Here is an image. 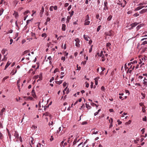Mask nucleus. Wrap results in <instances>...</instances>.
<instances>
[{
  "label": "nucleus",
  "instance_id": "9d476101",
  "mask_svg": "<svg viewBox=\"0 0 147 147\" xmlns=\"http://www.w3.org/2000/svg\"><path fill=\"white\" fill-rule=\"evenodd\" d=\"M14 136L16 137V138H19V134L18 132L15 131L14 133Z\"/></svg>",
  "mask_w": 147,
  "mask_h": 147
},
{
  "label": "nucleus",
  "instance_id": "6ab92c4d",
  "mask_svg": "<svg viewBox=\"0 0 147 147\" xmlns=\"http://www.w3.org/2000/svg\"><path fill=\"white\" fill-rule=\"evenodd\" d=\"M71 17L70 16H68L67 17V21L66 22L67 23H69V20L71 19Z\"/></svg>",
  "mask_w": 147,
  "mask_h": 147
},
{
  "label": "nucleus",
  "instance_id": "680f3d73",
  "mask_svg": "<svg viewBox=\"0 0 147 147\" xmlns=\"http://www.w3.org/2000/svg\"><path fill=\"white\" fill-rule=\"evenodd\" d=\"M93 82H91V85H90V88H93Z\"/></svg>",
  "mask_w": 147,
  "mask_h": 147
},
{
  "label": "nucleus",
  "instance_id": "5fc2aeb1",
  "mask_svg": "<svg viewBox=\"0 0 147 147\" xmlns=\"http://www.w3.org/2000/svg\"><path fill=\"white\" fill-rule=\"evenodd\" d=\"M137 140H134V143H135V144H137V143H138V142H137V141H139V138H138V139H137Z\"/></svg>",
  "mask_w": 147,
  "mask_h": 147
},
{
  "label": "nucleus",
  "instance_id": "49530a36",
  "mask_svg": "<svg viewBox=\"0 0 147 147\" xmlns=\"http://www.w3.org/2000/svg\"><path fill=\"white\" fill-rule=\"evenodd\" d=\"M144 5V2H143V3H140L139 4H138V5H139V6L142 5V6L143 5Z\"/></svg>",
  "mask_w": 147,
  "mask_h": 147
},
{
  "label": "nucleus",
  "instance_id": "7ed1b4c3",
  "mask_svg": "<svg viewBox=\"0 0 147 147\" xmlns=\"http://www.w3.org/2000/svg\"><path fill=\"white\" fill-rule=\"evenodd\" d=\"M75 41L76 42V46L77 47H79L80 46V44L79 42H80V40L78 38H76L75 39Z\"/></svg>",
  "mask_w": 147,
  "mask_h": 147
},
{
  "label": "nucleus",
  "instance_id": "8fccbe9b",
  "mask_svg": "<svg viewBox=\"0 0 147 147\" xmlns=\"http://www.w3.org/2000/svg\"><path fill=\"white\" fill-rule=\"evenodd\" d=\"M15 24H16V26L18 27V29H19V26H18V24L17 21H16V22H15Z\"/></svg>",
  "mask_w": 147,
  "mask_h": 147
},
{
  "label": "nucleus",
  "instance_id": "9b49d317",
  "mask_svg": "<svg viewBox=\"0 0 147 147\" xmlns=\"http://www.w3.org/2000/svg\"><path fill=\"white\" fill-rule=\"evenodd\" d=\"M13 15L16 18H17L18 16V14L17 12L14 11Z\"/></svg>",
  "mask_w": 147,
  "mask_h": 147
},
{
  "label": "nucleus",
  "instance_id": "bb28decb",
  "mask_svg": "<svg viewBox=\"0 0 147 147\" xmlns=\"http://www.w3.org/2000/svg\"><path fill=\"white\" fill-rule=\"evenodd\" d=\"M54 123H53V121H51L50 122H49L48 125L49 126H50L51 125H53V124Z\"/></svg>",
  "mask_w": 147,
  "mask_h": 147
},
{
  "label": "nucleus",
  "instance_id": "c756f323",
  "mask_svg": "<svg viewBox=\"0 0 147 147\" xmlns=\"http://www.w3.org/2000/svg\"><path fill=\"white\" fill-rule=\"evenodd\" d=\"M84 39L86 41H88V36H86L85 35H84Z\"/></svg>",
  "mask_w": 147,
  "mask_h": 147
},
{
  "label": "nucleus",
  "instance_id": "473e14b6",
  "mask_svg": "<svg viewBox=\"0 0 147 147\" xmlns=\"http://www.w3.org/2000/svg\"><path fill=\"white\" fill-rule=\"evenodd\" d=\"M141 95L143 96V97L142 98V99H144L145 97V94L143 93H141Z\"/></svg>",
  "mask_w": 147,
  "mask_h": 147
},
{
  "label": "nucleus",
  "instance_id": "dca6fc26",
  "mask_svg": "<svg viewBox=\"0 0 147 147\" xmlns=\"http://www.w3.org/2000/svg\"><path fill=\"white\" fill-rule=\"evenodd\" d=\"M42 74L41 73H40V74L39 75V79H38L37 80V82H38V81L41 80H42Z\"/></svg>",
  "mask_w": 147,
  "mask_h": 147
},
{
  "label": "nucleus",
  "instance_id": "e433bc0d",
  "mask_svg": "<svg viewBox=\"0 0 147 147\" xmlns=\"http://www.w3.org/2000/svg\"><path fill=\"white\" fill-rule=\"evenodd\" d=\"M74 13V11H72L71 12H69V13L70 14V16H71V17L73 15Z\"/></svg>",
  "mask_w": 147,
  "mask_h": 147
},
{
  "label": "nucleus",
  "instance_id": "ddd939ff",
  "mask_svg": "<svg viewBox=\"0 0 147 147\" xmlns=\"http://www.w3.org/2000/svg\"><path fill=\"white\" fill-rule=\"evenodd\" d=\"M111 45V44L110 42H108L106 44V46L107 48V50H108V49H110V46Z\"/></svg>",
  "mask_w": 147,
  "mask_h": 147
},
{
  "label": "nucleus",
  "instance_id": "58836bf2",
  "mask_svg": "<svg viewBox=\"0 0 147 147\" xmlns=\"http://www.w3.org/2000/svg\"><path fill=\"white\" fill-rule=\"evenodd\" d=\"M101 27V26L100 25L98 27L97 29V32H98L100 29V27Z\"/></svg>",
  "mask_w": 147,
  "mask_h": 147
},
{
  "label": "nucleus",
  "instance_id": "69168bd1",
  "mask_svg": "<svg viewBox=\"0 0 147 147\" xmlns=\"http://www.w3.org/2000/svg\"><path fill=\"white\" fill-rule=\"evenodd\" d=\"M77 139H75L74 140V141L73 142V144H75L76 143V142H77Z\"/></svg>",
  "mask_w": 147,
  "mask_h": 147
},
{
  "label": "nucleus",
  "instance_id": "3c124183",
  "mask_svg": "<svg viewBox=\"0 0 147 147\" xmlns=\"http://www.w3.org/2000/svg\"><path fill=\"white\" fill-rule=\"evenodd\" d=\"M102 61H104L105 60V57L104 56H102Z\"/></svg>",
  "mask_w": 147,
  "mask_h": 147
},
{
  "label": "nucleus",
  "instance_id": "4468645a",
  "mask_svg": "<svg viewBox=\"0 0 147 147\" xmlns=\"http://www.w3.org/2000/svg\"><path fill=\"white\" fill-rule=\"evenodd\" d=\"M84 22H85L84 23V25H89V24L90 22V21H89V20L86 21H84Z\"/></svg>",
  "mask_w": 147,
  "mask_h": 147
},
{
  "label": "nucleus",
  "instance_id": "bf43d9fd",
  "mask_svg": "<svg viewBox=\"0 0 147 147\" xmlns=\"http://www.w3.org/2000/svg\"><path fill=\"white\" fill-rule=\"evenodd\" d=\"M69 5V3H65L64 5V7H66L68 6Z\"/></svg>",
  "mask_w": 147,
  "mask_h": 147
},
{
  "label": "nucleus",
  "instance_id": "f03ea898",
  "mask_svg": "<svg viewBox=\"0 0 147 147\" xmlns=\"http://www.w3.org/2000/svg\"><path fill=\"white\" fill-rule=\"evenodd\" d=\"M104 7L103 8V12L106 13L105 10L108 9V7H107V1H105L104 3Z\"/></svg>",
  "mask_w": 147,
  "mask_h": 147
},
{
  "label": "nucleus",
  "instance_id": "4d7b16f0",
  "mask_svg": "<svg viewBox=\"0 0 147 147\" xmlns=\"http://www.w3.org/2000/svg\"><path fill=\"white\" fill-rule=\"evenodd\" d=\"M87 124V121L83 122L82 123V124L83 125L86 124Z\"/></svg>",
  "mask_w": 147,
  "mask_h": 147
},
{
  "label": "nucleus",
  "instance_id": "72a5a7b5",
  "mask_svg": "<svg viewBox=\"0 0 147 147\" xmlns=\"http://www.w3.org/2000/svg\"><path fill=\"white\" fill-rule=\"evenodd\" d=\"M131 120H129L127 122H126V123H125V125H128V124H129L131 123Z\"/></svg>",
  "mask_w": 147,
  "mask_h": 147
},
{
  "label": "nucleus",
  "instance_id": "5701e85b",
  "mask_svg": "<svg viewBox=\"0 0 147 147\" xmlns=\"http://www.w3.org/2000/svg\"><path fill=\"white\" fill-rule=\"evenodd\" d=\"M29 50H27L25 51L23 53L22 55H24V54H27L28 53H29L30 52Z\"/></svg>",
  "mask_w": 147,
  "mask_h": 147
},
{
  "label": "nucleus",
  "instance_id": "4be33fe9",
  "mask_svg": "<svg viewBox=\"0 0 147 147\" xmlns=\"http://www.w3.org/2000/svg\"><path fill=\"white\" fill-rule=\"evenodd\" d=\"M142 26V24H140L138 25L136 27L137 30H139Z\"/></svg>",
  "mask_w": 147,
  "mask_h": 147
},
{
  "label": "nucleus",
  "instance_id": "37998d69",
  "mask_svg": "<svg viewBox=\"0 0 147 147\" xmlns=\"http://www.w3.org/2000/svg\"><path fill=\"white\" fill-rule=\"evenodd\" d=\"M29 12V11L27 10V11H26L24 13V16H26V15H27V14Z\"/></svg>",
  "mask_w": 147,
  "mask_h": 147
},
{
  "label": "nucleus",
  "instance_id": "13d9d810",
  "mask_svg": "<svg viewBox=\"0 0 147 147\" xmlns=\"http://www.w3.org/2000/svg\"><path fill=\"white\" fill-rule=\"evenodd\" d=\"M146 117L145 116L144 118H143V120L144 121H146Z\"/></svg>",
  "mask_w": 147,
  "mask_h": 147
},
{
  "label": "nucleus",
  "instance_id": "aec40b11",
  "mask_svg": "<svg viewBox=\"0 0 147 147\" xmlns=\"http://www.w3.org/2000/svg\"><path fill=\"white\" fill-rule=\"evenodd\" d=\"M44 11V9L43 7H42L41 10L40 11V14L41 15L43 13Z\"/></svg>",
  "mask_w": 147,
  "mask_h": 147
},
{
  "label": "nucleus",
  "instance_id": "412c9836",
  "mask_svg": "<svg viewBox=\"0 0 147 147\" xmlns=\"http://www.w3.org/2000/svg\"><path fill=\"white\" fill-rule=\"evenodd\" d=\"M90 19V18L88 15H87L85 17V21H86L89 20Z\"/></svg>",
  "mask_w": 147,
  "mask_h": 147
},
{
  "label": "nucleus",
  "instance_id": "f257e3e1",
  "mask_svg": "<svg viewBox=\"0 0 147 147\" xmlns=\"http://www.w3.org/2000/svg\"><path fill=\"white\" fill-rule=\"evenodd\" d=\"M140 42L141 43V45H145L147 44V38H144L140 40Z\"/></svg>",
  "mask_w": 147,
  "mask_h": 147
},
{
  "label": "nucleus",
  "instance_id": "b1692460",
  "mask_svg": "<svg viewBox=\"0 0 147 147\" xmlns=\"http://www.w3.org/2000/svg\"><path fill=\"white\" fill-rule=\"evenodd\" d=\"M112 16L110 15L107 18V20L108 21H110L112 18Z\"/></svg>",
  "mask_w": 147,
  "mask_h": 147
},
{
  "label": "nucleus",
  "instance_id": "864d4df0",
  "mask_svg": "<svg viewBox=\"0 0 147 147\" xmlns=\"http://www.w3.org/2000/svg\"><path fill=\"white\" fill-rule=\"evenodd\" d=\"M53 6H51L50 7L49 9H50V11H53Z\"/></svg>",
  "mask_w": 147,
  "mask_h": 147
},
{
  "label": "nucleus",
  "instance_id": "a19ab883",
  "mask_svg": "<svg viewBox=\"0 0 147 147\" xmlns=\"http://www.w3.org/2000/svg\"><path fill=\"white\" fill-rule=\"evenodd\" d=\"M41 36L42 37H46L47 36V34L46 33H44L42 34Z\"/></svg>",
  "mask_w": 147,
  "mask_h": 147
},
{
  "label": "nucleus",
  "instance_id": "cd10ccee",
  "mask_svg": "<svg viewBox=\"0 0 147 147\" xmlns=\"http://www.w3.org/2000/svg\"><path fill=\"white\" fill-rule=\"evenodd\" d=\"M62 81H63L62 80H61L59 81H56L55 82L57 84H60L62 83Z\"/></svg>",
  "mask_w": 147,
  "mask_h": 147
},
{
  "label": "nucleus",
  "instance_id": "774afa93",
  "mask_svg": "<svg viewBox=\"0 0 147 147\" xmlns=\"http://www.w3.org/2000/svg\"><path fill=\"white\" fill-rule=\"evenodd\" d=\"M41 144L40 143H38L37 145V147H40Z\"/></svg>",
  "mask_w": 147,
  "mask_h": 147
},
{
  "label": "nucleus",
  "instance_id": "1a4fd4ad",
  "mask_svg": "<svg viewBox=\"0 0 147 147\" xmlns=\"http://www.w3.org/2000/svg\"><path fill=\"white\" fill-rule=\"evenodd\" d=\"M43 115H45L46 116H49L51 118V115H50L49 113L48 112H46L45 113H44L43 114Z\"/></svg>",
  "mask_w": 147,
  "mask_h": 147
},
{
  "label": "nucleus",
  "instance_id": "4c0bfd02",
  "mask_svg": "<svg viewBox=\"0 0 147 147\" xmlns=\"http://www.w3.org/2000/svg\"><path fill=\"white\" fill-rule=\"evenodd\" d=\"M139 16V14L138 13H136L133 15V16L135 17L138 16Z\"/></svg>",
  "mask_w": 147,
  "mask_h": 147
},
{
  "label": "nucleus",
  "instance_id": "338daca9",
  "mask_svg": "<svg viewBox=\"0 0 147 147\" xmlns=\"http://www.w3.org/2000/svg\"><path fill=\"white\" fill-rule=\"evenodd\" d=\"M144 84L145 85L147 86V82L146 81H145L144 80V82H143Z\"/></svg>",
  "mask_w": 147,
  "mask_h": 147
},
{
  "label": "nucleus",
  "instance_id": "a18cd8bd",
  "mask_svg": "<svg viewBox=\"0 0 147 147\" xmlns=\"http://www.w3.org/2000/svg\"><path fill=\"white\" fill-rule=\"evenodd\" d=\"M39 77V76L38 75H37V76H35L34 77V79H35V80H36V79H37V78H38Z\"/></svg>",
  "mask_w": 147,
  "mask_h": 147
},
{
  "label": "nucleus",
  "instance_id": "7c9ffc66",
  "mask_svg": "<svg viewBox=\"0 0 147 147\" xmlns=\"http://www.w3.org/2000/svg\"><path fill=\"white\" fill-rule=\"evenodd\" d=\"M6 55H4V57L1 60L2 61H5L6 60L7 57H6Z\"/></svg>",
  "mask_w": 147,
  "mask_h": 147
},
{
  "label": "nucleus",
  "instance_id": "f8f14e48",
  "mask_svg": "<svg viewBox=\"0 0 147 147\" xmlns=\"http://www.w3.org/2000/svg\"><path fill=\"white\" fill-rule=\"evenodd\" d=\"M11 62L8 61L6 65L5 66L4 69H6L9 66V65L11 64Z\"/></svg>",
  "mask_w": 147,
  "mask_h": 147
},
{
  "label": "nucleus",
  "instance_id": "20e7f679",
  "mask_svg": "<svg viewBox=\"0 0 147 147\" xmlns=\"http://www.w3.org/2000/svg\"><path fill=\"white\" fill-rule=\"evenodd\" d=\"M112 32L113 31L112 30H110L107 32L105 33V34L106 36H112Z\"/></svg>",
  "mask_w": 147,
  "mask_h": 147
},
{
  "label": "nucleus",
  "instance_id": "423d86ee",
  "mask_svg": "<svg viewBox=\"0 0 147 147\" xmlns=\"http://www.w3.org/2000/svg\"><path fill=\"white\" fill-rule=\"evenodd\" d=\"M138 23L137 22H134V23H133L131 24V27L130 28V29H133V28L136 26Z\"/></svg>",
  "mask_w": 147,
  "mask_h": 147
},
{
  "label": "nucleus",
  "instance_id": "e2e57ef3",
  "mask_svg": "<svg viewBox=\"0 0 147 147\" xmlns=\"http://www.w3.org/2000/svg\"><path fill=\"white\" fill-rule=\"evenodd\" d=\"M51 19L49 18H47L46 19V21L47 22H49L50 20Z\"/></svg>",
  "mask_w": 147,
  "mask_h": 147
},
{
  "label": "nucleus",
  "instance_id": "a211bd4d",
  "mask_svg": "<svg viewBox=\"0 0 147 147\" xmlns=\"http://www.w3.org/2000/svg\"><path fill=\"white\" fill-rule=\"evenodd\" d=\"M17 69H16L15 70L14 69H13L12 71L11 74H12V75H14L17 72Z\"/></svg>",
  "mask_w": 147,
  "mask_h": 147
},
{
  "label": "nucleus",
  "instance_id": "a878e982",
  "mask_svg": "<svg viewBox=\"0 0 147 147\" xmlns=\"http://www.w3.org/2000/svg\"><path fill=\"white\" fill-rule=\"evenodd\" d=\"M7 51L6 49H3L1 51V53L2 54H4L5 52Z\"/></svg>",
  "mask_w": 147,
  "mask_h": 147
},
{
  "label": "nucleus",
  "instance_id": "6e6d98bb",
  "mask_svg": "<svg viewBox=\"0 0 147 147\" xmlns=\"http://www.w3.org/2000/svg\"><path fill=\"white\" fill-rule=\"evenodd\" d=\"M144 130L145 128H143L141 130V131L142 132V134H144Z\"/></svg>",
  "mask_w": 147,
  "mask_h": 147
},
{
  "label": "nucleus",
  "instance_id": "79ce46f5",
  "mask_svg": "<svg viewBox=\"0 0 147 147\" xmlns=\"http://www.w3.org/2000/svg\"><path fill=\"white\" fill-rule=\"evenodd\" d=\"M101 89L102 90L104 91L105 90V87L104 86H102L101 88Z\"/></svg>",
  "mask_w": 147,
  "mask_h": 147
},
{
  "label": "nucleus",
  "instance_id": "2eb2a0df",
  "mask_svg": "<svg viewBox=\"0 0 147 147\" xmlns=\"http://www.w3.org/2000/svg\"><path fill=\"white\" fill-rule=\"evenodd\" d=\"M32 95L33 97L34 98H35L36 97V95L34 93V90H32Z\"/></svg>",
  "mask_w": 147,
  "mask_h": 147
},
{
  "label": "nucleus",
  "instance_id": "ea45409f",
  "mask_svg": "<svg viewBox=\"0 0 147 147\" xmlns=\"http://www.w3.org/2000/svg\"><path fill=\"white\" fill-rule=\"evenodd\" d=\"M20 80H18L17 81V85H18V87L19 88L20 87V84H19V83H20Z\"/></svg>",
  "mask_w": 147,
  "mask_h": 147
},
{
  "label": "nucleus",
  "instance_id": "393cba45",
  "mask_svg": "<svg viewBox=\"0 0 147 147\" xmlns=\"http://www.w3.org/2000/svg\"><path fill=\"white\" fill-rule=\"evenodd\" d=\"M86 107L88 109H90L91 108V107L87 104H86Z\"/></svg>",
  "mask_w": 147,
  "mask_h": 147
},
{
  "label": "nucleus",
  "instance_id": "f3484780",
  "mask_svg": "<svg viewBox=\"0 0 147 147\" xmlns=\"http://www.w3.org/2000/svg\"><path fill=\"white\" fill-rule=\"evenodd\" d=\"M62 30L63 31H65V27H66L65 25V24H62Z\"/></svg>",
  "mask_w": 147,
  "mask_h": 147
},
{
  "label": "nucleus",
  "instance_id": "603ef678",
  "mask_svg": "<svg viewBox=\"0 0 147 147\" xmlns=\"http://www.w3.org/2000/svg\"><path fill=\"white\" fill-rule=\"evenodd\" d=\"M71 5H70L67 8L68 11H69L70 9H71Z\"/></svg>",
  "mask_w": 147,
  "mask_h": 147
},
{
  "label": "nucleus",
  "instance_id": "de8ad7c7",
  "mask_svg": "<svg viewBox=\"0 0 147 147\" xmlns=\"http://www.w3.org/2000/svg\"><path fill=\"white\" fill-rule=\"evenodd\" d=\"M103 52L102 51H101L100 53V56L102 57V56H104V55L103 54Z\"/></svg>",
  "mask_w": 147,
  "mask_h": 147
},
{
  "label": "nucleus",
  "instance_id": "052dcab7",
  "mask_svg": "<svg viewBox=\"0 0 147 147\" xmlns=\"http://www.w3.org/2000/svg\"><path fill=\"white\" fill-rule=\"evenodd\" d=\"M54 80V78L53 77H52L51 79L50 80V82H51L53 81Z\"/></svg>",
  "mask_w": 147,
  "mask_h": 147
},
{
  "label": "nucleus",
  "instance_id": "c85d7f7f",
  "mask_svg": "<svg viewBox=\"0 0 147 147\" xmlns=\"http://www.w3.org/2000/svg\"><path fill=\"white\" fill-rule=\"evenodd\" d=\"M3 11L4 9L2 8L0 10V16L2 14Z\"/></svg>",
  "mask_w": 147,
  "mask_h": 147
},
{
  "label": "nucleus",
  "instance_id": "0eeeda50",
  "mask_svg": "<svg viewBox=\"0 0 147 147\" xmlns=\"http://www.w3.org/2000/svg\"><path fill=\"white\" fill-rule=\"evenodd\" d=\"M147 11V9H144L139 12L140 14H143Z\"/></svg>",
  "mask_w": 147,
  "mask_h": 147
},
{
  "label": "nucleus",
  "instance_id": "2f4dec72",
  "mask_svg": "<svg viewBox=\"0 0 147 147\" xmlns=\"http://www.w3.org/2000/svg\"><path fill=\"white\" fill-rule=\"evenodd\" d=\"M3 137L2 134L0 131V139H2Z\"/></svg>",
  "mask_w": 147,
  "mask_h": 147
},
{
  "label": "nucleus",
  "instance_id": "39448f33",
  "mask_svg": "<svg viewBox=\"0 0 147 147\" xmlns=\"http://www.w3.org/2000/svg\"><path fill=\"white\" fill-rule=\"evenodd\" d=\"M5 108L3 107L0 112V115L2 116L3 115V113L5 112Z\"/></svg>",
  "mask_w": 147,
  "mask_h": 147
},
{
  "label": "nucleus",
  "instance_id": "c03bdc74",
  "mask_svg": "<svg viewBox=\"0 0 147 147\" xmlns=\"http://www.w3.org/2000/svg\"><path fill=\"white\" fill-rule=\"evenodd\" d=\"M63 85L64 87H66L67 85V83L65 82L63 83Z\"/></svg>",
  "mask_w": 147,
  "mask_h": 147
},
{
  "label": "nucleus",
  "instance_id": "6e6552de",
  "mask_svg": "<svg viewBox=\"0 0 147 147\" xmlns=\"http://www.w3.org/2000/svg\"><path fill=\"white\" fill-rule=\"evenodd\" d=\"M144 7V6H138L135 9V11H138V10H139Z\"/></svg>",
  "mask_w": 147,
  "mask_h": 147
},
{
  "label": "nucleus",
  "instance_id": "09e8293b",
  "mask_svg": "<svg viewBox=\"0 0 147 147\" xmlns=\"http://www.w3.org/2000/svg\"><path fill=\"white\" fill-rule=\"evenodd\" d=\"M85 84L86 87L87 88H88L89 87V84L88 83H87L86 82H85Z\"/></svg>",
  "mask_w": 147,
  "mask_h": 147
},
{
  "label": "nucleus",
  "instance_id": "c9c22d12",
  "mask_svg": "<svg viewBox=\"0 0 147 147\" xmlns=\"http://www.w3.org/2000/svg\"><path fill=\"white\" fill-rule=\"evenodd\" d=\"M7 130L8 131V136H9V139H10L11 138V135L10 134V133L9 131L7 129Z\"/></svg>",
  "mask_w": 147,
  "mask_h": 147
},
{
  "label": "nucleus",
  "instance_id": "f704fd0d",
  "mask_svg": "<svg viewBox=\"0 0 147 147\" xmlns=\"http://www.w3.org/2000/svg\"><path fill=\"white\" fill-rule=\"evenodd\" d=\"M131 67H132V65L130 66V68H129L128 69V71L127 72V73H128V71H129V73H131L132 70H132H131V69L130 70V69L131 68Z\"/></svg>",
  "mask_w": 147,
  "mask_h": 147
},
{
  "label": "nucleus",
  "instance_id": "0e129e2a",
  "mask_svg": "<svg viewBox=\"0 0 147 147\" xmlns=\"http://www.w3.org/2000/svg\"><path fill=\"white\" fill-rule=\"evenodd\" d=\"M10 44L11 45L13 42V39L12 38H10Z\"/></svg>",
  "mask_w": 147,
  "mask_h": 147
}]
</instances>
